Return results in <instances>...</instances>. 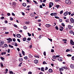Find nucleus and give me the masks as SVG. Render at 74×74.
Instances as JSON below:
<instances>
[{
  "label": "nucleus",
  "mask_w": 74,
  "mask_h": 74,
  "mask_svg": "<svg viewBox=\"0 0 74 74\" xmlns=\"http://www.w3.org/2000/svg\"><path fill=\"white\" fill-rule=\"evenodd\" d=\"M1 19H4V16H2L1 17Z\"/></svg>",
  "instance_id": "nucleus-51"
},
{
  "label": "nucleus",
  "mask_w": 74,
  "mask_h": 74,
  "mask_svg": "<svg viewBox=\"0 0 74 74\" xmlns=\"http://www.w3.org/2000/svg\"><path fill=\"white\" fill-rule=\"evenodd\" d=\"M50 5H51L53 6V3L52 2H50L49 3Z\"/></svg>",
  "instance_id": "nucleus-22"
},
{
  "label": "nucleus",
  "mask_w": 74,
  "mask_h": 74,
  "mask_svg": "<svg viewBox=\"0 0 74 74\" xmlns=\"http://www.w3.org/2000/svg\"><path fill=\"white\" fill-rule=\"evenodd\" d=\"M23 41H25L26 40V38H24L23 39Z\"/></svg>",
  "instance_id": "nucleus-31"
},
{
  "label": "nucleus",
  "mask_w": 74,
  "mask_h": 74,
  "mask_svg": "<svg viewBox=\"0 0 74 74\" xmlns=\"http://www.w3.org/2000/svg\"><path fill=\"white\" fill-rule=\"evenodd\" d=\"M70 43L71 45H74V42L73 40H71L70 41Z\"/></svg>",
  "instance_id": "nucleus-3"
},
{
  "label": "nucleus",
  "mask_w": 74,
  "mask_h": 74,
  "mask_svg": "<svg viewBox=\"0 0 74 74\" xmlns=\"http://www.w3.org/2000/svg\"><path fill=\"white\" fill-rule=\"evenodd\" d=\"M66 52H70V50L69 49H67L66 50Z\"/></svg>",
  "instance_id": "nucleus-26"
},
{
  "label": "nucleus",
  "mask_w": 74,
  "mask_h": 74,
  "mask_svg": "<svg viewBox=\"0 0 74 74\" xmlns=\"http://www.w3.org/2000/svg\"><path fill=\"white\" fill-rule=\"evenodd\" d=\"M62 58L61 57H59L58 58V59L59 60V61H60V62H61V61H62V60H62Z\"/></svg>",
  "instance_id": "nucleus-6"
},
{
  "label": "nucleus",
  "mask_w": 74,
  "mask_h": 74,
  "mask_svg": "<svg viewBox=\"0 0 74 74\" xmlns=\"http://www.w3.org/2000/svg\"><path fill=\"white\" fill-rule=\"evenodd\" d=\"M9 73L10 74H14V73L12 71H10Z\"/></svg>",
  "instance_id": "nucleus-34"
},
{
  "label": "nucleus",
  "mask_w": 74,
  "mask_h": 74,
  "mask_svg": "<svg viewBox=\"0 0 74 74\" xmlns=\"http://www.w3.org/2000/svg\"><path fill=\"white\" fill-rule=\"evenodd\" d=\"M70 67L71 69H74V64H71L70 65Z\"/></svg>",
  "instance_id": "nucleus-7"
},
{
  "label": "nucleus",
  "mask_w": 74,
  "mask_h": 74,
  "mask_svg": "<svg viewBox=\"0 0 74 74\" xmlns=\"http://www.w3.org/2000/svg\"><path fill=\"white\" fill-rule=\"evenodd\" d=\"M28 56L29 58H32V57H33V56L31 55V54H29Z\"/></svg>",
  "instance_id": "nucleus-28"
},
{
  "label": "nucleus",
  "mask_w": 74,
  "mask_h": 74,
  "mask_svg": "<svg viewBox=\"0 0 74 74\" xmlns=\"http://www.w3.org/2000/svg\"><path fill=\"white\" fill-rule=\"evenodd\" d=\"M55 18H56V19H59V17L57 16H56L55 17Z\"/></svg>",
  "instance_id": "nucleus-58"
},
{
  "label": "nucleus",
  "mask_w": 74,
  "mask_h": 74,
  "mask_svg": "<svg viewBox=\"0 0 74 74\" xmlns=\"http://www.w3.org/2000/svg\"><path fill=\"white\" fill-rule=\"evenodd\" d=\"M10 49H9L8 50V53H10Z\"/></svg>",
  "instance_id": "nucleus-45"
},
{
  "label": "nucleus",
  "mask_w": 74,
  "mask_h": 74,
  "mask_svg": "<svg viewBox=\"0 0 74 74\" xmlns=\"http://www.w3.org/2000/svg\"><path fill=\"white\" fill-rule=\"evenodd\" d=\"M22 53L23 55L24 56V55H25V52H24V51H22Z\"/></svg>",
  "instance_id": "nucleus-35"
},
{
  "label": "nucleus",
  "mask_w": 74,
  "mask_h": 74,
  "mask_svg": "<svg viewBox=\"0 0 74 74\" xmlns=\"http://www.w3.org/2000/svg\"><path fill=\"white\" fill-rule=\"evenodd\" d=\"M30 23V22L28 21V22H25V24H26V25H29V24Z\"/></svg>",
  "instance_id": "nucleus-18"
},
{
  "label": "nucleus",
  "mask_w": 74,
  "mask_h": 74,
  "mask_svg": "<svg viewBox=\"0 0 74 74\" xmlns=\"http://www.w3.org/2000/svg\"><path fill=\"white\" fill-rule=\"evenodd\" d=\"M50 15L51 16H53V13H52L50 14Z\"/></svg>",
  "instance_id": "nucleus-60"
},
{
  "label": "nucleus",
  "mask_w": 74,
  "mask_h": 74,
  "mask_svg": "<svg viewBox=\"0 0 74 74\" xmlns=\"http://www.w3.org/2000/svg\"><path fill=\"white\" fill-rule=\"evenodd\" d=\"M43 64H47V63L45 61L43 62Z\"/></svg>",
  "instance_id": "nucleus-41"
},
{
  "label": "nucleus",
  "mask_w": 74,
  "mask_h": 74,
  "mask_svg": "<svg viewBox=\"0 0 74 74\" xmlns=\"http://www.w3.org/2000/svg\"><path fill=\"white\" fill-rule=\"evenodd\" d=\"M56 7L57 8H58L59 7H60V6L58 5H56Z\"/></svg>",
  "instance_id": "nucleus-24"
},
{
  "label": "nucleus",
  "mask_w": 74,
  "mask_h": 74,
  "mask_svg": "<svg viewBox=\"0 0 74 74\" xmlns=\"http://www.w3.org/2000/svg\"><path fill=\"white\" fill-rule=\"evenodd\" d=\"M34 63H35L36 64H37L38 63V61L37 60H34Z\"/></svg>",
  "instance_id": "nucleus-8"
},
{
  "label": "nucleus",
  "mask_w": 74,
  "mask_h": 74,
  "mask_svg": "<svg viewBox=\"0 0 74 74\" xmlns=\"http://www.w3.org/2000/svg\"><path fill=\"white\" fill-rule=\"evenodd\" d=\"M5 34H9V32H5Z\"/></svg>",
  "instance_id": "nucleus-49"
},
{
  "label": "nucleus",
  "mask_w": 74,
  "mask_h": 74,
  "mask_svg": "<svg viewBox=\"0 0 74 74\" xmlns=\"http://www.w3.org/2000/svg\"><path fill=\"white\" fill-rule=\"evenodd\" d=\"M59 70L60 71H63V70H64V69L62 68H60L59 69Z\"/></svg>",
  "instance_id": "nucleus-19"
},
{
  "label": "nucleus",
  "mask_w": 74,
  "mask_h": 74,
  "mask_svg": "<svg viewBox=\"0 0 74 74\" xmlns=\"http://www.w3.org/2000/svg\"><path fill=\"white\" fill-rule=\"evenodd\" d=\"M4 44V41H1L0 42V47H2Z\"/></svg>",
  "instance_id": "nucleus-2"
},
{
  "label": "nucleus",
  "mask_w": 74,
  "mask_h": 74,
  "mask_svg": "<svg viewBox=\"0 0 74 74\" xmlns=\"http://www.w3.org/2000/svg\"><path fill=\"white\" fill-rule=\"evenodd\" d=\"M65 21L67 23H68V22H69V21L68 20H66Z\"/></svg>",
  "instance_id": "nucleus-56"
},
{
  "label": "nucleus",
  "mask_w": 74,
  "mask_h": 74,
  "mask_svg": "<svg viewBox=\"0 0 74 74\" xmlns=\"http://www.w3.org/2000/svg\"><path fill=\"white\" fill-rule=\"evenodd\" d=\"M23 28L25 29V30H26L27 29V27H26V26H24L23 27Z\"/></svg>",
  "instance_id": "nucleus-21"
},
{
  "label": "nucleus",
  "mask_w": 74,
  "mask_h": 74,
  "mask_svg": "<svg viewBox=\"0 0 74 74\" xmlns=\"http://www.w3.org/2000/svg\"><path fill=\"white\" fill-rule=\"evenodd\" d=\"M9 47H10V48H14V46H11V45H9Z\"/></svg>",
  "instance_id": "nucleus-23"
},
{
  "label": "nucleus",
  "mask_w": 74,
  "mask_h": 74,
  "mask_svg": "<svg viewBox=\"0 0 74 74\" xmlns=\"http://www.w3.org/2000/svg\"><path fill=\"white\" fill-rule=\"evenodd\" d=\"M16 2H13L12 3V6H15V5H16Z\"/></svg>",
  "instance_id": "nucleus-9"
},
{
  "label": "nucleus",
  "mask_w": 74,
  "mask_h": 74,
  "mask_svg": "<svg viewBox=\"0 0 74 74\" xmlns=\"http://www.w3.org/2000/svg\"><path fill=\"white\" fill-rule=\"evenodd\" d=\"M51 52H54V50L53 49H51Z\"/></svg>",
  "instance_id": "nucleus-48"
},
{
  "label": "nucleus",
  "mask_w": 74,
  "mask_h": 74,
  "mask_svg": "<svg viewBox=\"0 0 74 74\" xmlns=\"http://www.w3.org/2000/svg\"><path fill=\"white\" fill-rule=\"evenodd\" d=\"M62 25L63 26H64V27L65 26V25H64V23H62Z\"/></svg>",
  "instance_id": "nucleus-53"
},
{
  "label": "nucleus",
  "mask_w": 74,
  "mask_h": 74,
  "mask_svg": "<svg viewBox=\"0 0 74 74\" xmlns=\"http://www.w3.org/2000/svg\"><path fill=\"white\" fill-rule=\"evenodd\" d=\"M13 41H14V42H15L16 41V39H15V38H13Z\"/></svg>",
  "instance_id": "nucleus-47"
},
{
  "label": "nucleus",
  "mask_w": 74,
  "mask_h": 74,
  "mask_svg": "<svg viewBox=\"0 0 74 74\" xmlns=\"http://www.w3.org/2000/svg\"><path fill=\"white\" fill-rule=\"evenodd\" d=\"M22 15H23V16H24L25 15L24 12H22Z\"/></svg>",
  "instance_id": "nucleus-55"
},
{
  "label": "nucleus",
  "mask_w": 74,
  "mask_h": 74,
  "mask_svg": "<svg viewBox=\"0 0 74 74\" xmlns=\"http://www.w3.org/2000/svg\"><path fill=\"white\" fill-rule=\"evenodd\" d=\"M33 15H34V14H30V16H32V17H34V16Z\"/></svg>",
  "instance_id": "nucleus-25"
},
{
  "label": "nucleus",
  "mask_w": 74,
  "mask_h": 74,
  "mask_svg": "<svg viewBox=\"0 0 74 74\" xmlns=\"http://www.w3.org/2000/svg\"><path fill=\"white\" fill-rule=\"evenodd\" d=\"M24 58L26 60L27 58V56H25V57H24Z\"/></svg>",
  "instance_id": "nucleus-63"
},
{
  "label": "nucleus",
  "mask_w": 74,
  "mask_h": 74,
  "mask_svg": "<svg viewBox=\"0 0 74 74\" xmlns=\"http://www.w3.org/2000/svg\"><path fill=\"white\" fill-rule=\"evenodd\" d=\"M16 36L18 38H21V35H20V34H17Z\"/></svg>",
  "instance_id": "nucleus-11"
},
{
  "label": "nucleus",
  "mask_w": 74,
  "mask_h": 74,
  "mask_svg": "<svg viewBox=\"0 0 74 74\" xmlns=\"http://www.w3.org/2000/svg\"><path fill=\"white\" fill-rule=\"evenodd\" d=\"M2 55H5L6 54V52H3L1 53Z\"/></svg>",
  "instance_id": "nucleus-17"
},
{
  "label": "nucleus",
  "mask_w": 74,
  "mask_h": 74,
  "mask_svg": "<svg viewBox=\"0 0 74 74\" xmlns=\"http://www.w3.org/2000/svg\"><path fill=\"white\" fill-rule=\"evenodd\" d=\"M56 13H53V16H56Z\"/></svg>",
  "instance_id": "nucleus-33"
},
{
  "label": "nucleus",
  "mask_w": 74,
  "mask_h": 74,
  "mask_svg": "<svg viewBox=\"0 0 74 74\" xmlns=\"http://www.w3.org/2000/svg\"><path fill=\"white\" fill-rule=\"evenodd\" d=\"M12 15L13 16H15V15L14 13H12Z\"/></svg>",
  "instance_id": "nucleus-64"
},
{
  "label": "nucleus",
  "mask_w": 74,
  "mask_h": 74,
  "mask_svg": "<svg viewBox=\"0 0 74 74\" xmlns=\"http://www.w3.org/2000/svg\"><path fill=\"white\" fill-rule=\"evenodd\" d=\"M61 67L62 68L64 69H66V70H67V69H68V68H66V66H62Z\"/></svg>",
  "instance_id": "nucleus-15"
},
{
  "label": "nucleus",
  "mask_w": 74,
  "mask_h": 74,
  "mask_svg": "<svg viewBox=\"0 0 74 74\" xmlns=\"http://www.w3.org/2000/svg\"><path fill=\"white\" fill-rule=\"evenodd\" d=\"M68 28L69 29H70L71 28V26H70V25H68Z\"/></svg>",
  "instance_id": "nucleus-40"
},
{
  "label": "nucleus",
  "mask_w": 74,
  "mask_h": 74,
  "mask_svg": "<svg viewBox=\"0 0 74 74\" xmlns=\"http://www.w3.org/2000/svg\"><path fill=\"white\" fill-rule=\"evenodd\" d=\"M0 58L2 60H4L5 59V58L3 57H1Z\"/></svg>",
  "instance_id": "nucleus-30"
},
{
  "label": "nucleus",
  "mask_w": 74,
  "mask_h": 74,
  "mask_svg": "<svg viewBox=\"0 0 74 74\" xmlns=\"http://www.w3.org/2000/svg\"><path fill=\"white\" fill-rule=\"evenodd\" d=\"M53 58L54 59H56V56H54L53 57Z\"/></svg>",
  "instance_id": "nucleus-27"
},
{
  "label": "nucleus",
  "mask_w": 74,
  "mask_h": 74,
  "mask_svg": "<svg viewBox=\"0 0 74 74\" xmlns=\"http://www.w3.org/2000/svg\"><path fill=\"white\" fill-rule=\"evenodd\" d=\"M63 12V11L62 10L60 12V14H62Z\"/></svg>",
  "instance_id": "nucleus-52"
},
{
  "label": "nucleus",
  "mask_w": 74,
  "mask_h": 74,
  "mask_svg": "<svg viewBox=\"0 0 74 74\" xmlns=\"http://www.w3.org/2000/svg\"><path fill=\"white\" fill-rule=\"evenodd\" d=\"M40 8H42V5H40Z\"/></svg>",
  "instance_id": "nucleus-54"
},
{
  "label": "nucleus",
  "mask_w": 74,
  "mask_h": 74,
  "mask_svg": "<svg viewBox=\"0 0 74 74\" xmlns=\"http://www.w3.org/2000/svg\"><path fill=\"white\" fill-rule=\"evenodd\" d=\"M51 25L49 24H47L46 25V26L47 27H50Z\"/></svg>",
  "instance_id": "nucleus-10"
},
{
  "label": "nucleus",
  "mask_w": 74,
  "mask_h": 74,
  "mask_svg": "<svg viewBox=\"0 0 74 74\" xmlns=\"http://www.w3.org/2000/svg\"><path fill=\"white\" fill-rule=\"evenodd\" d=\"M69 33H71V34H73V32L72 31H70L69 32Z\"/></svg>",
  "instance_id": "nucleus-39"
},
{
  "label": "nucleus",
  "mask_w": 74,
  "mask_h": 74,
  "mask_svg": "<svg viewBox=\"0 0 74 74\" xmlns=\"http://www.w3.org/2000/svg\"><path fill=\"white\" fill-rule=\"evenodd\" d=\"M55 28L56 29V30H59V28H58V27L57 26H56Z\"/></svg>",
  "instance_id": "nucleus-37"
},
{
  "label": "nucleus",
  "mask_w": 74,
  "mask_h": 74,
  "mask_svg": "<svg viewBox=\"0 0 74 74\" xmlns=\"http://www.w3.org/2000/svg\"><path fill=\"white\" fill-rule=\"evenodd\" d=\"M60 28H61V29H62L63 30V29H64L63 27H62V26H60Z\"/></svg>",
  "instance_id": "nucleus-57"
},
{
  "label": "nucleus",
  "mask_w": 74,
  "mask_h": 74,
  "mask_svg": "<svg viewBox=\"0 0 74 74\" xmlns=\"http://www.w3.org/2000/svg\"><path fill=\"white\" fill-rule=\"evenodd\" d=\"M33 2H34V3H35L36 4H38V3L36 2V1L34 0Z\"/></svg>",
  "instance_id": "nucleus-29"
},
{
  "label": "nucleus",
  "mask_w": 74,
  "mask_h": 74,
  "mask_svg": "<svg viewBox=\"0 0 74 74\" xmlns=\"http://www.w3.org/2000/svg\"><path fill=\"white\" fill-rule=\"evenodd\" d=\"M65 2L67 4H70L71 3V2L69 0H65Z\"/></svg>",
  "instance_id": "nucleus-1"
},
{
  "label": "nucleus",
  "mask_w": 74,
  "mask_h": 74,
  "mask_svg": "<svg viewBox=\"0 0 74 74\" xmlns=\"http://www.w3.org/2000/svg\"><path fill=\"white\" fill-rule=\"evenodd\" d=\"M19 60L20 62H22L23 61V59L22 58H20L19 59Z\"/></svg>",
  "instance_id": "nucleus-14"
},
{
  "label": "nucleus",
  "mask_w": 74,
  "mask_h": 74,
  "mask_svg": "<svg viewBox=\"0 0 74 74\" xmlns=\"http://www.w3.org/2000/svg\"><path fill=\"white\" fill-rule=\"evenodd\" d=\"M10 14L9 13H7V15L8 16H10Z\"/></svg>",
  "instance_id": "nucleus-61"
},
{
  "label": "nucleus",
  "mask_w": 74,
  "mask_h": 74,
  "mask_svg": "<svg viewBox=\"0 0 74 74\" xmlns=\"http://www.w3.org/2000/svg\"><path fill=\"white\" fill-rule=\"evenodd\" d=\"M28 74H32V72L29 71L28 72Z\"/></svg>",
  "instance_id": "nucleus-59"
},
{
  "label": "nucleus",
  "mask_w": 74,
  "mask_h": 74,
  "mask_svg": "<svg viewBox=\"0 0 74 74\" xmlns=\"http://www.w3.org/2000/svg\"><path fill=\"white\" fill-rule=\"evenodd\" d=\"M44 67H42L41 68V71H44Z\"/></svg>",
  "instance_id": "nucleus-38"
},
{
  "label": "nucleus",
  "mask_w": 74,
  "mask_h": 74,
  "mask_svg": "<svg viewBox=\"0 0 74 74\" xmlns=\"http://www.w3.org/2000/svg\"><path fill=\"white\" fill-rule=\"evenodd\" d=\"M52 71H53L51 69H50L49 70V73H52Z\"/></svg>",
  "instance_id": "nucleus-13"
},
{
  "label": "nucleus",
  "mask_w": 74,
  "mask_h": 74,
  "mask_svg": "<svg viewBox=\"0 0 74 74\" xmlns=\"http://www.w3.org/2000/svg\"><path fill=\"white\" fill-rule=\"evenodd\" d=\"M67 56H70L71 57V54H68L67 55Z\"/></svg>",
  "instance_id": "nucleus-50"
},
{
  "label": "nucleus",
  "mask_w": 74,
  "mask_h": 74,
  "mask_svg": "<svg viewBox=\"0 0 74 74\" xmlns=\"http://www.w3.org/2000/svg\"><path fill=\"white\" fill-rule=\"evenodd\" d=\"M38 31H41V29L39 28H38Z\"/></svg>",
  "instance_id": "nucleus-44"
},
{
  "label": "nucleus",
  "mask_w": 74,
  "mask_h": 74,
  "mask_svg": "<svg viewBox=\"0 0 74 74\" xmlns=\"http://www.w3.org/2000/svg\"><path fill=\"white\" fill-rule=\"evenodd\" d=\"M31 38H28L27 39V40H28V41H30V40H31Z\"/></svg>",
  "instance_id": "nucleus-32"
},
{
  "label": "nucleus",
  "mask_w": 74,
  "mask_h": 74,
  "mask_svg": "<svg viewBox=\"0 0 74 74\" xmlns=\"http://www.w3.org/2000/svg\"><path fill=\"white\" fill-rule=\"evenodd\" d=\"M4 46L5 47H8V46L7 45V44H5L4 45Z\"/></svg>",
  "instance_id": "nucleus-46"
},
{
  "label": "nucleus",
  "mask_w": 74,
  "mask_h": 74,
  "mask_svg": "<svg viewBox=\"0 0 74 74\" xmlns=\"http://www.w3.org/2000/svg\"><path fill=\"white\" fill-rule=\"evenodd\" d=\"M43 54L44 56H46V52L45 51H44L43 53Z\"/></svg>",
  "instance_id": "nucleus-42"
},
{
  "label": "nucleus",
  "mask_w": 74,
  "mask_h": 74,
  "mask_svg": "<svg viewBox=\"0 0 74 74\" xmlns=\"http://www.w3.org/2000/svg\"><path fill=\"white\" fill-rule=\"evenodd\" d=\"M7 40H8V41H12V39H11L10 38H9L7 39Z\"/></svg>",
  "instance_id": "nucleus-12"
},
{
  "label": "nucleus",
  "mask_w": 74,
  "mask_h": 74,
  "mask_svg": "<svg viewBox=\"0 0 74 74\" xmlns=\"http://www.w3.org/2000/svg\"><path fill=\"white\" fill-rule=\"evenodd\" d=\"M27 34L28 35V36H29V37H30V36H32V34H30L28 32L27 33Z\"/></svg>",
  "instance_id": "nucleus-36"
},
{
  "label": "nucleus",
  "mask_w": 74,
  "mask_h": 74,
  "mask_svg": "<svg viewBox=\"0 0 74 74\" xmlns=\"http://www.w3.org/2000/svg\"><path fill=\"white\" fill-rule=\"evenodd\" d=\"M70 21L71 22V23H74V19L73 18H71L70 19Z\"/></svg>",
  "instance_id": "nucleus-5"
},
{
  "label": "nucleus",
  "mask_w": 74,
  "mask_h": 74,
  "mask_svg": "<svg viewBox=\"0 0 74 74\" xmlns=\"http://www.w3.org/2000/svg\"><path fill=\"white\" fill-rule=\"evenodd\" d=\"M68 14H69V12L68 11H67L64 13V15L65 16H67Z\"/></svg>",
  "instance_id": "nucleus-4"
},
{
  "label": "nucleus",
  "mask_w": 74,
  "mask_h": 74,
  "mask_svg": "<svg viewBox=\"0 0 74 74\" xmlns=\"http://www.w3.org/2000/svg\"><path fill=\"white\" fill-rule=\"evenodd\" d=\"M61 67L62 68L64 69H66V70H67V69H68V68H66V66H62Z\"/></svg>",
  "instance_id": "nucleus-16"
},
{
  "label": "nucleus",
  "mask_w": 74,
  "mask_h": 74,
  "mask_svg": "<svg viewBox=\"0 0 74 74\" xmlns=\"http://www.w3.org/2000/svg\"><path fill=\"white\" fill-rule=\"evenodd\" d=\"M23 5L24 7H26V3H23Z\"/></svg>",
  "instance_id": "nucleus-20"
},
{
  "label": "nucleus",
  "mask_w": 74,
  "mask_h": 74,
  "mask_svg": "<svg viewBox=\"0 0 74 74\" xmlns=\"http://www.w3.org/2000/svg\"><path fill=\"white\" fill-rule=\"evenodd\" d=\"M72 60H74V56H73V57H72Z\"/></svg>",
  "instance_id": "nucleus-62"
},
{
  "label": "nucleus",
  "mask_w": 74,
  "mask_h": 74,
  "mask_svg": "<svg viewBox=\"0 0 74 74\" xmlns=\"http://www.w3.org/2000/svg\"><path fill=\"white\" fill-rule=\"evenodd\" d=\"M35 58H39V56H36V55H35L34 56Z\"/></svg>",
  "instance_id": "nucleus-43"
}]
</instances>
